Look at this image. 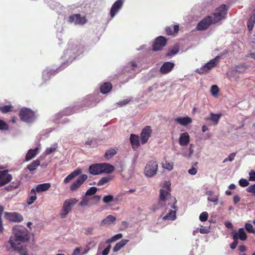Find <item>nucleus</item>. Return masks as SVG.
I'll list each match as a JSON object with an SVG mask.
<instances>
[{
	"mask_svg": "<svg viewBox=\"0 0 255 255\" xmlns=\"http://www.w3.org/2000/svg\"><path fill=\"white\" fill-rule=\"evenodd\" d=\"M117 153V150L116 149L114 148H110L109 149H108L105 154L104 157L107 159H109L111 158L112 157H113L115 155H116Z\"/></svg>",
	"mask_w": 255,
	"mask_h": 255,
	"instance_id": "obj_33",
	"label": "nucleus"
},
{
	"mask_svg": "<svg viewBox=\"0 0 255 255\" xmlns=\"http://www.w3.org/2000/svg\"><path fill=\"white\" fill-rule=\"evenodd\" d=\"M116 218L113 215H110L104 219L100 223L101 226H105L110 225L112 223H113L116 221Z\"/></svg>",
	"mask_w": 255,
	"mask_h": 255,
	"instance_id": "obj_24",
	"label": "nucleus"
},
{
	"mask_svg": "<svg viewBox=\"0 0 255 255\" xmlns=\"http://www.w3.org/2000/svg\"><path fill=\"white\" fill-rule=\"evenodd\" d=\"M175 66L174 63L171 62H165L161 66L159 71L162 74H166L170 72Z\"/></svg>",
	"mask_w": 255,
	"mask_h": 255,
	"instance_id": "obj_17",
	"label": "nucleus"
},
{
	"mask_svg": "<svg viewBox=\"0 0 255 255\" xmlns=\"http://www.w3.org/2000/svg\"><path fill=\"white\" fill-rule=\"evenodd\" d=\"M241 200V198L238 195H236L233 197V202L235 204H237Z\"/></svg>",
	"mask_w": 255,
	"mask_h": 255,
	"instance_id": "obj_59",
	"label": "nucleus"
},
{
	"mask_svg": "<svg viewBox=\"0 0 255 255\" xmlns=\"http://www.w3.org/2000/svg\"><path fill=\"white\" fill-rule=\"evenodd\" d=\"M197 172V169L195 168V167H192V168L188 170V173L191 175H195Z\"/></svg>",
	"mask_w": 255,
	"mask_h": 255,
	"instance_id": "obj_57",
	"label": "nucleus"
},
{
	"mask_svg": "<svg viewBox=\"0 0 255 255\" xmlns=\"http://www.w3.org/2000/svg\"><path fill=\"white\" fill-rule=\"evenodd\" d=\"M179 52V48L178 47H174L172 49L169 50V51L166 54V56L169 57L172 56Z\"/></svg>",
	"mask_w": 255,
	"mask_h": 255,
	"instance_id": "obj_42",
	"label": "nucleus"
},
{
	"mask_svg": "<svg viewBox=\"0 0 255 255\" xmlns=\"http://www.w3.org/2000/svg\"><path fill=\"white\" fill-rule=\"evenodd\" d=\"M128 240L127 239H123L117 243L113 248V252H117L123 248L128 243Z\"/></svg>",
	"mask_w": 255,
	"mask_h": 255,
	"instance_id": "obj_30",
	"label": "nucleus"
},
{
	"mask_svg": "<svg viewBox=\"0 0 255 255\" xmlns=\"http://www.w3.org/2000/svg\"><path fill=\"white\" fill-rule=\"evenodd\" d=\"M123 5V1L121 0H117L112 5L111 11L110 15L112 17H113L118 11L122 8Z\"/></svg>",
	"mask_w": 255,
	"mask_h": 255,
	"instance_id": "obj_19",
	"label": "nucleus"
},
{
	"mask_svg": "<svg viewBox=\"0 0 255 255\" xmlns=\"http://www.w3.org/2000/svg\"><path fill=\"white\" fill-rule=\"evenodd\" d=\"M7 170L0 171V187L9 183L12 179V175L8 174Z\"/></svg>",
	"mask_w": 255,
	"mask_h": 255,
	"instance_id": "obj_16",
	"label": "nucleus"
},
{
	"mask_svg": "<svg viewBox=\"0 0 255 255\" xmlns=\"http://www.w3.org/2000/svg\"><path fill=\"white\" fill-rule=\"evenodd\" d=\"M129 140L133 149L136 148L140 146L139 136L133 133L131 134L130 135Z\"/></svg>",
	"mask_w": 255,
	"mask_h": 255,
	"instance_id": "obj_22",
	"label": "nucleus"
},
{
	"mask_svg": "<svg viewBox=\"0 0 255 255\" xmlns=\"http://www.w3.org/2000/svg\"><path fill=\"white\" fill-rule=\"evenodd\" d=\"M56 149V147H50L49 148H47L45 151V153L46 155H49L52 152H54Z\"/></svg>",
	"mask_w": 255,
	"mask_h": 255,
	"instance_id": "obj_54",
	"label": "nucleus"
},
{
	"mask_svg": "<svg viewBox=\"0 0 255 255\" xmlns=\"http://www.w3.org/2000/svg\"><path fill=\"white\" fill-rule=\"evenodd\" d=\"M51 187L50 183H45L38 184L36 187L35 191L37 192H44L48 190Z\"/></svg>",
	"mask_w": 255,
	"mask_h": 255,
	"instance_id": "obj_27",
	"label": "nucleus"
},
{
	"mask_svg": "<svg viewBox=\"0 0 255 255\" xmlns=\"http://www.w3.org/2000/svg\"><path fill=\"white\" fill-rule=\"evenodd\" d=\"M51 75V71L48 70H44L43 72V76L44 78H49L50 76Z\"/></svg>",
	"mask_w": 255,
	"mask_h": 255,
	"instance_id": "obj_58",
	"label": "nucleus"
},
{
	"mask_svg": "<svg viewBox=\"0 0 255 255\" xmlns=\"http://www.w3.org/2000/svg\"><path fill=\"white\" fill-rule=\"evenodd\" d=\"M88 176L86 174H82L70 185V190L72 192L77 191L87 179Z\"/></svg>",
	"mask_w": 255,
	"mask_h": 255,
	"instance_id": "obj_14",
	"label": "nucleus"
},
{
	"mask_svg": "<svg viewBox=\"0 0 255 255\" xmlns=\"http://www.w3.org/2000/svg\"><path fill=\"white\" fill-rule=\"evenodd\" d=\"M12 105H5L3 106H0V111L3 114L7 113L10 111H11L13 109Z\"/></svg>",
	"mask_w": 255,
	"mask_h": 255,
	"instance_id": "obj_39",
	"label": "nucleus"
},
{
	"mask_svg": "<svg viewBox=\"0 0 255 255\" xmlns=\"http://www.w3.org/2000/svg\"><path fill=\"white\" fill-rule=\"evenodd\" d=\"M112 89V85L110 82H106L100 87V91L102 94L109 93Z\"/></svg>",
	"mask_w": 255,
	"mask_h": 255,
	"instance_id": "obj_29",
	"label": "nucleus"
},
{
	"mask_svg": "<svg viewBox=\"0 0 255 255\" xmlns=\"http://www.w3.org/2000/svg\"><path fill=\"white\" fill-rule=\"evenodd\" d=\"M152 130L150 126H145L140 133V141L142 144L146 143L150 137Z\"/></svg>",
	"mask_w": 255,
	"mask_h": 255,
	"instance_id": "obj_13",
	"label": "nucleus"
},
{
	"mask_svg": "<svg viewBox=\"0 0 255 255\" xmlns=\"http://www.w3.org/2000/svg\"><path fill=\"white\" fill-rule=\"evenodd\" d=\"M19 116L21 121L29 123L34 120V113L29 109L22 108L19 111Z\"/></svg>",
	"mask_w": 255,
	"mask_h": 255,
	"instance_id": "obj_5",
	"label": "nucleus"
},
{
	"mask_svg": "<svg viewBox=\"0 0 255 255\" xmlns=\"http://www.w3.org/2000/svg\"><path fill=\"white\" fill-rule=\"evenodd\" d=\"M115 170V167L110 163H102L91 165L89 171L91 174L96 175L103 173H111Z\"/></svg>",
	"mask_w": 255,
	"mask_h": 255,
	"instance_id": "obj_3",
	"label": "nucleus"
},
{
	"mask_svg": "<svg viewBox=\"0 0 255 255\" xmlns=\"http://www.w3.org/2000/svg\"><path fill=\"white\" fill-rule=\"evenodd\" d=\"M221 115H216L213 113H210V116L205 119V121H211L213 122L214 125H217L221 118Z\"/></svg>",
	"mask_w": 255,
	"mask_h": 255,
	"instance_id": "obj_25",
	"label": "nucleus"
},
{
	"mask_svg": "<svg viewBox=\"0 0 255 255\" xmlns=\"http://www.w3.org/2000/svg\"><path fill=\"white\" fill-rule=\"evenodd\" d=\"M38 153V148L36 147L35 149H29L25 156V161H28L33 157H34Z\"/></svg>",
	"mask_w": 255,
	"mask_h": 255,
	"instance_id": "obj_28",
	"label": "nucleus"
},
{
	"mask_svg": "<svg viewBox=\"0 0 255 255\" xmlns=\"http://www.w3.org/2000/svg\"><path fill=\"white\" fill-rule=\"evenodd\" d=\"M131 101V98L130 99H125L122 101H120L118 104L119 105H120L121 107H123L124 106H125L127 105L128 103H129Z\"/></svg>",
	"mask_w": 255,
	"mask_h": 255,
	"instance_id": "obj_52",
	"label": "nucleus"
},
{
	"mask_svg": "<svg viewBox=\"0 0 255 255\" xmlns=\"http://www.w3.org/2000/svg\"><path fill=\"white\" fill-rule=\"evenodd\" d=\"M175 122L183 126H186L192 122V120L189 117H178L175 119Z\"/></svg>",
	"mask_w": 255,
	"mask_h": 255,
	"instance_id": "obj_23",
	"label": "nucleus"
},
{
	"mask_svg": "<svg viewBox=\"0 0 255 255\" xmlns=\"http://www.w3.org/2000/svg\"><path fill=\"white\" fill-rule=\"evenodd\" d=\"M82 172L81 169L78 168L72 172L69 175H68L64 179V183L67 184L70 182L76 176L80 175Z\"/></svg>",
	"mask_w": 255,
	"mask_h": 255,
	"instance_id": "obj_20",
	"label": "nucleus"
},
{
	"mask_svg": "<svg viewBox=\"0 0 255 255\" xmlns=\"http://www.w3.org/2000/svg\"><path fill=\"white\" fill-rule=\"evenodd\" d=\"M248 67L245 64H242L236 66L235 69L238 73H243L246 71Z\"/></svg>",
	"mask_w": 255,
	"mask_h": 255,
	"instance_id": "obj_38",
	"label": "nucleus"
},
{
	"mask_svg": "<svg viewBox=\"0 0 255 255\" xmlns=\"http://www.w3.org/2000/svg\"><path fill=\"white\" fill-rule=\"evenodd\" d=\"M225 226L228 228H229V229H231L233 228V225L230 222H226L225 223Z\"/></svg>",
	"mask_w": 255,
	"mask_h": 255,
	"instance_id": "obj_64",
	"label": "nucleus"
},
{
	"mask_svg": "<svg viewBox=\"0 0 255 255\" xmlns=\"http://www.w3.org/2000/svg\"><path fill=\"white\" fill-rule=\"evenodd\" d=\"M103 201L106 204L111 203L114 201V197L112 195H106L103 198Z\"/></svg>",
	"mask_w": 255,
	"mask_h": 255,
	"instance_id": "obj_44",
	"label": "nucleus"
},
{
	"mask_svg": "<svg viewBox=\"0 0 255 255\" xmlns=\"http://www.w3.org/2000/svg\"><path fill=\"white\" fill-rule=\"evenodd\" d=\"M219 56H216L215 58L211 60L209 62L206 63L205 65L203 66L200 69H197L196 72L200 74L208 72L212 68L216 66L219 62Z\"/></svg>",
	"mask_w": 255,
	"mask_h": 255,
	"instance_id": "obj_8",
	"label": "nucleus"
},
{
	"mask_svg": "<svg viewBox=\"0 0 255 255\" xmlns=\"http://www.w3.org/2000/svg\"><path fill=\"white\" fill-rule=\"evenodd\" d=\"M255 23V16H251L248 20L247 25L249 31H252L253 29Z\"/></svg>",
	"mask_w": 255,
	"mask_h": 255,
	"instance_id": "obj_37",
	"label": "nucleus"
},
{
	"mask_svg": "<svg viewBox=\"0 0 255 255\" xmlns=\"http://www.w3.org/2000/svg\"><path fill=\"white\" fill-rule=\"evenodd\" d=\"M84 230H85L84 233L86 235H92L93 234V232L94 231V227H87L84 229Z\"/></svg>",
	"mask_w": 255,
	"mask_h": 255,
	"instance_id": "obj_50",
	"label": "nucleus"
},
{
	"mask_svg": "<svg viewBox=\"0 0 255 255\" xmlns=\"http://www.w3.org/2000/svg\"><path fill=\"white\" fill-rule=\"evenodd\" d=\"M219 88L217 85H214L212 86L211 88V92L213 96H215L217 95L219 92Z\"/></svg>",
	"mask_w": 255,
	"mask_h": 255,
	"instance_id": "obj_48",
	"label": "nucleus"
},
{
	"mask_svg": "<svg viewBox=\"0 0 255 255\" xmlns=\"http://www.w3.org/2000/svg\"><path fill=\"white\" fill-rule=\"evenodd\" d=\"M81 251V248L79 247H77L74 250L73 254L72 255H78L80 254Z\"/></svg>",
	"mask_w": 255,
	"mask_h": 255,
	"instance_id": "obj_61",
	"label": "nucleus"
},
{
	"mask_svg": "<svg viewBox=\"0 0 255 255\" xmlns=\"http://www.w3.org/2000/svg\"><path fill=\"white\" fill-rule=\"evenodd\" d=\"M246 190L248 192L253 193L254 195L255 194V184L249 186Z\"/></svg>",
	"mask_w": 255,
	"mask_h": 255,
	"instance_id": "obj_51",
	"label": "nucleus"
},
{
	"mask_svg": "<svg viewBox=\"0 0 255 255\" xmlns=\"http://www.w3.org/2000/svg\"><path fill=\"white\" fill-rule=\"evenodd\" d=\"M239 184L241 187H245L249 185V181L244 178H242L239 180Z\"/></svg>",
	"mask_w": 255,
	"mask_h": 255,
	"instance_id": "obj_49",
	"label": "nucleus"
},
{
	"mask_svg": "<svg viewBox=\"0 0 255 255\" xmlns=\"http://www.w3.org/2000/svg\"><path fill=\"white\" fill-rule=\"evenodd\" d=\"M208 213L207 212H203L199 216V219L201 222H205L208 218Z\"/></svg>",
	"mask_w": 255,
	"mask_h": 255,
	"instance_id": "obj_45",
	"label": "nucleus"
},
{
	"mask_svg": "<svg viewBox=\"0 0 255 255\" xmlns=\"http://www.w3.org/2000/svg\"><path fill=\"white\" fill-rule=\"evenodd\" d=\"M68 22L75 25H83L87 22V19L85 16H81L80 14H73L69 16Z\"/></svg>",
	"mask_w": 255,
	"mask_h": 255,
	"instance_id": "obj_9",
	"label": "nucleus"
},
{
	"mask_svg": "<svg viewBox=\"0 0 255 255\" xmlns=\"http://www.w3.org/2000/svg\"><path fill=\"white\" fill-rule=\"evenodd\" d=\"M233 240H241V241H245L247 239V235L243 228H240L238 232L233 231L232 232Z\"/></svg>",
	"mask_w": 255,
	"mask_h": 255,
	"instance_id": "obj_18",
	"label": "nucleus"
},
{
	"mask_svg": "<svg viewBox=\"0 0 255 255\" xmlns=\"http://www.w3.org/2000/svg\"><path fill=\"white\" fill-rule=\"evenodd\" d=\"M113 179V177L111 176H107L102 177L98 182L97 185L98 186H102L105 184L108 183Z\"/></svg>",
	"mask_w": 255,
	"mask_h": 255,
	"instance_id": "obj_34",
	"label": "nucleus"
},
{
	"mask_svg": "<svg viewBox=\"0 0 255 255\" xmlns=\"http://www.w3.org/2000/svg\"><path fill=\"white\" fill-rule=\"evenodd\" d=\"M37 196L36 194V191L34 189H32L30 192L28 197L27 199V203L28 205L32 204L36 200Z\"/></svg>",
	"mask_w": 255,
	"mask_h": 255,
	"instance_id": "obj_26",
	"label": "nucleus"
},
{
	"mask_svg": "<svg viewBox=\"0 0 255 255\" xmlns=\"http://www.w3.org/2000/svg\"><path fill=\"white\" fill-rule=\"evenodd\" d=\"M219 56H216L215 58L211 60L209 62L206 63L205 65L203 66L200 69H197L196 72L200 74L208 72L212 68L216 66L219 62Z\"/></svg>",
	"mask_w": 255,
	"mask_h": 255,
	"instance_id": "obj_7",
	"label": "nucleus"
},
{
	"mask_svg": "<svg viewBox=\"0 0 255 255\" xmlns=\"http://www.w3.org/2000/svg\"><path fill=\"white\" fill-rule=\"evenodd\" d=\"M179 31V26L178 25H175L174 26V31H172L171 28L169 26H166L165 28V31L167 35H175Z\"/></svg>",
	"mask_w": 255,
	"mask_h": 255,
	"instance_id": "obj_32",
	"label": "nucleus"
},
{
	"mask_svg": "<svg viewBox=\"0 0 255 255\" xmlns=\"http://www.w3.org/2000/svg\"><path fill=\"white\" fill-rule=\"evenodd\" d=\"M78 200L75 198H71L66 200L63 205L62 212L60 213L61 218H65L71 211L72 207L75 205Z\"/></svg>",
	"mask_w": 255,
	"mask_h": 255,
	"instance_id": "obj_4",
	"label": "nucleus"
},
{
	"mask_svg": "<svg viewBox=\"0 0 255 255\" xmlns=\"http://www.w3.org/2000/svg\"><path fill=\"white\" fill-rule=\"evenodd\" d=\"M190 142V136L187 132L180 134L179 138V143L181 146H186Z\"/></svg>",
	"mask_w": 255,
	"mask_h": 255,
	"instance_id": "obj_21",
	"label": "nucleus"
},
{
	"mask_svg": "<svg viewBox=\"0 0 255 255\" xmlns=\"http://www.w3.org/2000/svg\"><path fill=\"white\" fill-rule=\"evenodd\" d=\"M11 185H12L13 186V189H16L17 188L19 185H20V182L19 181H16L15 182H13L12 183Z\"/></svg>",
	"mask_w": 255,
	"mask_h": 255,
	"instance_id": "obj_62",
	"label": "nucleus"
},
{
	"mask_svg": "<svg viewBox=\"0 0 255 255\" xmlns=\"http://www.w3.org/2000/svg\"><path fill=\"white\" fill-rule=\"evenodd\" d=\"M40 163V161L38 159L34 160L31 164H30L27 166V168L30 171H33L37 168V167L38 166H39Z\"/></svg>",
	"mask_w": 255,
	"mask_h": 255,
	"instance_id": "obj_31",
	"label": "nucleus"
},
{
	"mask_svg": "<svg viewBox=\"0 0 255 255\" xmlns=\"http://www.w3.org/2000/svg\"><path fill=\"white\" fill-rule=\"evenodd\" d=\"M170 184L167 185L163 188L160 190V195L159 200L156 205H153L151 210L153 212L158 210L160 207L162 206H169L170 207L168 213L166 215L162 217V220H174L176 219V211L177 208L175 206L176 202V199L174 197H172L170 193Z\"/></svg>",
	"mask_w": 255,
	"mask_h": 255,
	"instance_id": "obj_1",
	"label": "nucleus"
},
{
	"mask_svg": "<svg viewBox=\"0 0 255 255\" xmlns=\"http://www.w3.org/2000/svg\"><path fill=\"white\" fill-rule=\"evenodd\" d=\"M236 152H233V153H231L229 155V156L228 157V159H229V160L230 161H232L233 160H234V158H235V157L236 156Z\"/></svg>",
	"mask_w": 255,
	"mask_h": 255,
	"instance_id": "obj_60",
	"label": "nucleus"
},
{
	"mask_svg": "<svg viewBox=\"0 0 255 255\" xmlns=\"http://www.w3.org/2000/svg\"><path fill=\"white\" fill-rule=\"evenodd\" d=\"M29 239L28 230L25 228H18L14 229V236L10 238L8 243L14 251L20 252L23 249L21 243L27 242Z\"/></svg>",
	"mask_w": 255,
	"mask_h": 255,
	"instance_id": "obj_2",
	"label": "nucleus"
},
{
	"mask_svg": "<svg viewBox=\"0 0 255 255\" xmlns=\"http://www.w3.org/2000/svg\"><path fill=\"white\" fill-rule=\"evenodd\" d=\"M249 180L251 181H255V171L254 170H252L249 172Z\"/></svg>",
	"mask_w": 255,
	"mask_h": 255,
	"instance_id": "obj_53",
	"label": "nucleus"
},
{
	"mask_svg": "<svg viewBox=\"0 0 255 255\" xmlns=\"http://www.w3.org/2000/svg\"><path fill=\"white\" fill-rule=\"evenodd\" d=\"M208 200L215 203L216 204H217L218 200H219V195H213L212 194L210 197H208Z\"/></svg>",
	"mask_w": 255,
	"mask_h": 255,
	"instance_id": "obj_47",
	"label": "nucleus"
},
{
	"mask_svg": "<svg viewBox=\"0 0 255 255\" xmlns=\"http://www.w3.org/2000/svg\"><path fill=\"white\" fill-rule=\"evenodd\" d=\"M227 6L224 4H222L216 9V11L214 13V18L213 19L214 23L221 20L225 17L227 14Z\"/></svg>",
	"mask_w": 255,
	"mask_h": 255,
	"instance_id": "obj_10",
	"label": "nucleus"
},
{
	"mask_svg": "<svg viewBox=\"0 0 255 255\" xmlns=\"http://www.w3.org/2000/svg\"><path fill=\"white\" fill-rule=\"evenodd\" d=\"M167 43V39L162 36L157 37L152 44V50L154 51H157L162 49Z\"/></svg>",
	"mask_w": 255,
	"mask_h": 255,
	"instance_id": "obj_11",
	"label": "nucleus"
},
{
	"mask_svg": "<svg viewBox=\"0 0 255 255\" xmlns=\"http://www.w3.org/2000/svg\"><path fill=\"white\" fill-rule=\"evenodd\" d=\"M173 163L172 162H168L165 161V163L162 164V167L168 171H171L173 169Z\"/></svg>",
	"mask_w": 255,
	"mask_h": 255,
	"instance_id": "obj_40",
	"label": "nucleus"
},
{
	"mask_svg": "<svg viewBox=\"0 0 255 255\" xmlns=\"http://www.w3.org/2000/svg\"><path fill=\"white\" fill-rule=\"evenodd\" d=\"M245 227L248 232L255 234V229L251 224L246 223Z\"/></svg>",
	"mask_w": 255,
	"mask_h": 255,
	"instance_id": "obj_41",
	"label": "nucleus"
},
{
	"mask_svg": "<svg viewBox=\"0 0 255 255\" xmlns=\"http://www.w3.org/2000/svg\"><path fill=\"white\" fill-rule=\"evenodd\" d=\"M238 244V241L236 239L234 240V242L230 245V248L231 249H235Z\"/></svg>",
	"mask_w": 255,
	"mask_h": 255,
	"instance_id": "obj_56",
	"label": "nucleus"
},
{
	"mask_svg": "<svg viewBox=\"0 0 255 255\" xmlns=\"http://www.w3.org/2000/svg\"><path fill=\"white\" fill-rule=\"evenodd\" d=\"M158 164L156 161L154 160L149 161L145 167V175L148 177H152L156 174Z\"/></svg>",
	"mask_w": 255,
	"mask_h": 255,
	"instance_id": "obj_6",
	"label": "nucleus"
},
{
	"mask_svg": "<svg viewBox=\"0 0 255 255\" xmlns=\"http://www.w3.org/2000/svg\"><path fill=\"white\" fill-rule=\"evenodd\" d=\"M4 217L11 222L19 223L23 220L22 216L17 212H5Z\"/></svg>",
	"mask_w": 255,
	"mask_h": 255,
	"instance_id": "obj_12",
	"label": "nucleus"
},
{
	"mask_svg": "<svg viewBox=\"0 0 255 255\" xmlns=\"http://www.w3.org/2000/svg\"><path fill=\"white\" fill-rule=\"evenodd\" d=\"M8 125L3 120H0V130H8Z\"/></svg>",
	"mask_w": 255,
	"mask_h": 255,
	"instance_id": "obj_46",
	"label": "nucleus"
},
{
	"mask_svg": "<svg viewBox=\"0 0 255 255\" xmlns=\"http://www.w3.org/2000/svg\"><path fill=\"white\" fill-rule=\"evenodd\" d=\"M97 191V188L96 187H91L88 189L85 193L86 196H90L94 195Z\"/></svg>",
	"mask_w": 255,
	"mask_h": 255,
	"instance_id": "obj_43",
	"label": "nucleus"
},
{
	"mask_svg": "<svg viewBox=\"0 0 255 255\" xmlns=\"http://www.w3.org/2000/svg\"><path fill=\"white\" fill-rule=\"evenodd\" d=\"M91 198L84 196L82 197V200L79 203V205L82 207H85L89 206V201Z\"/></svg>",
	"mask_w": 255,
	"mask_h": 255,
	"instance_id": "obj_35",
	"label": "nucleus"
},
{
	"mask_svg": "<svg viewBox=\"0 0 255 255\" xmlns=\"http://www.w3.org/2000/svg\"><path fill=\"white\" fill-rule=\"evenodd\" d=\"M212 23H214L212 17L210 16H208L198 23L197 28L199 30H206Z\"/></svg>",
	"mask_w": 255,
	"mask_h": 255,
	"instance_id": "obj_15",
	"label": "nucleus"
},
{
	"mask_svg": "<svg viewBox=\"0 0 255 255\" xmlns=\"http://www.w3.org/2000/svg\"><path fill=\"white\" fill-rule=\"evenodd\" d=\"M111 246L109 245L107 248H106L102 252V255H108L110 251Z\"/></svg>",
	"mask_w": 255,
	"mask_h": 255,
	"instance_id": "obj_55",
	"label": "nucleus"
},
{
	"mask_svg": "<svg viewBox=\"0 0 255 255\" xmlns=\"http://www.w3.org/2000/svg\"><path fill=\"white\" fill-rule=\"evenodd\" d=\"M122 237H123L122 234H121V233L118 234L117 235H114V236H113L111 238L108 239L106 241V243H108V244H110V243L116 242L117 240L121 239Z\"/></svg>",
	"mask_w": 255,
	"mask_h": 255,
	"instance_id": "obj_36",
	"label": "nucleus"
},
{
	"mask_svg": "<svg viewBox=\"0 0 255 255\" xmlns=\"http://www.w3.org/2000/svg\"><path fill=\"white\" fill-rule=\"evenodd\" d=\"M239 250L240 252H244L246 251L247 248L244 245H241L239 246Z\"/></svg>",
	"mask_w": 255,
	"mask_h": 255,
	"instance_id": "obj_63",
	"label": "nucleus"
}]
</instances>
